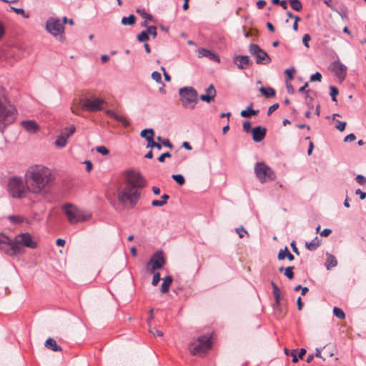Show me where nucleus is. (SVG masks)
Wrapping results in <instances>:
<instances>
[{
	"mask_svg": "<svg viewBox=\"0 0 366 366\" xmlns=\"http://www.w3.org/2000/svg\"><path fill=\"white\" fill-rule=\"evenodd\" d=\"M347 123L345 122L337 121V124L336 125V129L340 132H342L345 129Z\"/></svg>",
	"mask_w": 366,
	"mask_h": 366,
	"instance_id": "5fc2aeb1",
	"label": "nucleus"
},
{
	"mask_svg": "<svg viewBox=\"0 0 366 366\" xmlns=\"http://www.w3.org/2000/svg\"><path fill=\"white\" fill-rule=\"evenodd\" d=\"M147 141V148H154L156 145V142L154 140V137H151L146 139Z\"/></svg>",
	"mask_w": 366,
	"mask_h": 366,
	"instance_id": "864d4df0",
	"label": "nucleus"
},
{
	"mask_svg": "<svg viewBox=\"0 0 366 366\" xmlns=\"http://www.w3.org/2000/svg\"><path fill=\"white\" fill-rule=\"evenodd\" d=\"M337 264V261L335 257L332 254H327V257L325 262V267L327 269H330Z\"/></svg>",
	"mask_w": 366,
	"mask_h": 366,
	"instance_id": "b1692460",
	"label": "nucleus"
},
{
	"mask_svg": "<svg viewBox=\"0 0 366 366\" xmlns=\"http://www.w3.org/2000/svg\"><path fill=\"white\" fill-rule=\"evenodd\" d=\"M356 181L361 185H363L365 184V182H366V179L365 178L361 175V174H358L357 177H356Z\"/></svg>",
	"mask_w": 366,
	"mask_h": 366,
	"instance_id": "052dcab7",
	"label": "nucleus"
},
{
	"mask_svg": "<svg viewBox=\"0 0 366 366\" xmlns=\"http://www.w3.org/2000/svg\"><path fill=\"white\" fill-rule=\"evenodd\" d=\"M254 171L261 183L273 181L276 179L274 171L264 162H257L254 166Z\"/></svg>",
	"mask_w": 366,
	"mask_h": 366,
	"instance_id": "6e6552de",
	"label": "nucleus"
},
{
	"mask_svg": "<svg viewBox=\"0 0 366 366\" xmlns=\"http://www.w3.org/2000/svg\"><path fill=\"white\" fill-rule=\"evenodd\" d=\"M139 189L137 187L126 184L124 189L118 193V200L122 204L129 201L132 207H134L140 197Z\"/></svg>",
	"mask_w": 366,
	"mask_h": 366,
	"instance_id": "7ed1b4c3",
	"label": "nucleus"
},
{
	"mask_svg": "<svg viewBox=\"0 0 366 366\" xmlns=\"http://www.w3.org/2000/svg\"><path fill=\"white\" fill-rule=\"evenodd\" d=\"M288 251L289 250H288L287 247H285L283 249H280L278 253V255H277L278 259L279 260L284 259L287 257Z\"/></svg>",
	"mask_w": 366,
	"mask_h": 366,
	"instance_id": "79ce46f5",
	"label": "nucleus"
},
{
	"mask_svg": "<svg viewBox=\"0 0 366 366\" xmlns=\"http://www.w3.org/2000/svg\"><path fill=\"white\" fill-rule=\"evenodd\" d=\"M320 242L321 240L318 238V237H316L311 242H306V248L310 251H314L320 245Z\"/></svg>",
	"mask_w": 366,
	"mask_h": 366,
	"instance_id": "393cba45",
	"label": "nucleus"
},
{
	"mask_svg": "<svg viewBox=\"0 0 366 366\" xmlns=\"http://www.w3.org/2000/svg\"><path fill=\"white\" fill-rule=\"evenodd\" d=\"M355 139H356L355 135L354 134L351 133L345 137L344 142H353L355 140Z\"/></svg>",
	"mask_w": 366,
	"mask_h": 366,
	"instance_id": "680f3d73",
	"label": "nucleus"
},
{
	"mask_svg": "<svg viewBox=\"0 0 366 366\" xmlns=\"http://www.w3.org/2000/svg\"><path fill=\"white\" fill-rule=\"evenodd\" d=\"M149 332L154 336L162 337L163 332L157 328H150Z\"/></svg>",
	"mask_w": 366,
	"mask_h": 366,
	"instance_id": "4d7b16f0",
	"label": "nucleus"
},
{
	"mask_svg": "<svg viewBox=\"0 0 366 366\" xmlns=\"http://www.w3.org/2000/svg\"><path fill=\"white\" fill-rule=\"evenodd\" d=\"M67 138L63 134L57 137L55 140V144L59 147H64L67 142Z\"/></svg>",
	"mask_w": 366,
	"mask_h": 366,
	"instance_id": "c85d7f7f",
	"label": "nucleus"
},
{
	"mask_svg": "<svg viewBox=\"0 0 366 366\" xmlns=\"http://www.w3.org/2000/svg\"><path fill=\"white\" fill-rule=\"evenodd\" d=\"M285 72L287 75L288 79L291 80L293 79V74L295 72V68L292 67L290 69H287Z\"/></svg>",
	"mask_w": 366,
	"mask_h": 366,
	"instance_id": "09e8293b",
	"label": "nucleus"
},
{
	"mask_svg": "<svg viewBox=\"0 0 366 366\" xmlns=\"http://www.w3.org/2000/svg\"><path fill=\"white\" fill-rule=\"evenodd\" d=\"M249 51L252 56L256 57V63L257 64H267L270 63V57L259 45L255 44H249Z\"/></svg>",
	"mask_w": 366,
	"mask_h": 366,
	"instance_id": "9b49d317",
	"label": "nucleus"
},
{
	"mask_svg": "<svg viewBox=\"0 0 366 366\" xmlns=\"http://www.w3.org/2000/svg\"><path fill=\"white\" fill-rule=\"evenodd\" d=\"M182 104L185 108L194 109L197 102V92L192 86H185L179 89Z\"/></svg>",
	"mask_w": 366,
	"mask_h": 366,
	"instance_id": "0eeeda50",
	"label": "nucleus"
},
{
	"mask_svg": "<svg viewBox=\"0 0 366 366\" xmlns=\"http://www.w3.org/2000/svg\"><path fill=\"white\" fill-rule=\"evenodd\" d=\"M76 131L74 125H71L69 127H66L63 129L62 133L67 139H69Z\"/></svg>",
	"mask_w": 366,
	"mask_h": 366,
	"instance_id": "473e14b6",
	"label": "nucleus"
},
{
	"mask_svg": "<svg viewBox=\"0 0 366 366\" xmlns=\"http://www.w3.org/2000/svg\"><path fill=\"white\" fill-rule=\"evenodd\" d=\"M27 189L36 194H43L50 188L54 181L51 169L42 164L31 166L26 172Z\"/></svg>",
	"mask_w": 366,
	"mask_h": 366,
	"instance_id": "f257e3e1",
	"label": "nucleus"
},
{
	"mask_svg": "<svg viewBox=\"0 0 366 366\" xmlns=\"http://www.w3.org/2000/svg\"><path fill=\"white\" fill-rule=\"evenodd\" d=\"M44 346L54 352L61 351V347L56 344V342L54 339L51 337L46 340Z\"/></svg>",
	"mask_w": 366,
	"mask_h": 366,
	"instance_id": "4be33fe9",
	"label": "nucleus"
},
{
	"mask_svg": "<svg viewBox=\"0 0 366 366\" xmlns=\"http://www.w3.org/2000/svg\"><path fill=\"white\" fill-rule=\"evenodd\" d=\"M165 204L164 201L154 199L152 202V205L154 207H162Z\"/></svg>",
	"mask_w": 366,
	"mask_h": 366,
	"instance_id": "13d9d810",
	"label": "nucleus"
},
{
	"mask_svg": "<svg viewBox=\"0 0 366 366\" xmlns=\"http://www.w3.org/2000/svg\"><path fill=\"white\" fill-rule=\"evenodd\" d=\"M266 128L262 126H257L252 129V139L255 142H259L266 135Z\"/></svg>",
	"mask_w": 366,
	"mask_h": 366,
	"instance_id": "a211bd4d",
	"label": "nucleus"
},
{
	"mask_svg": "<svg viewBox=\"0 0 366 366\" xmlns=\"http://www.w3.org/2000/svg\"><path fill=\"white\" fill-rule=\"evenodd\" d=\"M173 281V278L172 276L169 275L162 279V283L161 285V292L162 293H167L169 292V287L172 285Z\"/></svg>",
	"mask_w": 366,
	"mask_h": 366,
	"instance_id": "5701e85b",
	"label": "nucleus"
},
{
	"mask_svg": "<svg viewBox=\"0 0 366 366\" xmlns=\"http://www.w3.org/2000/svg\"><path fill=\"white\" fill-rule=\"evenodd\" d=\"M152 78L157 83L162 84V75L159 71H153L152 74Z\"/></svg>",
	"mask_w": 366,
	"mask_h": 366,
	"instance_id": "37998d69",
	"label": "nucleus"
},
{
	"mask_svg": "<svg viewBox=\"0 0 366 366\" xmlns=\"http://www.w3.org/2000/svg\"><path fill=\"white\" fill-rule=\"evenodd\" d=\"M286 88H287V91L289 94H293L295 93V89L291 84L287 83Z\"/></svg>",
	"mask_w": 366,
	"mask_h": 366,
	"instance_id": "774afa93",
	"label": "nucleus"
},
{
	"mask_svg": "<svg viewBox=\"0 0 366 366\" xmlns=\"http://www.w3.org/2000/svg\"><path fill=\"white\" fill-rule=\"evenodd\" d=\"M28 190L25 182L21 177H14L9 179L8 191L14 198H22Z\"/></svg>",
	"mask_w": 366,
	"mask_h": 366,
	"instance_id": "20e7f679",
	"label": "nucleus"
},
{
	"mask_svg": "<svg viewBox=\"0 0 366 366\" xmlns=\"http://www.w3.org/2000/svg\"><path fill=\"white\" fill-rule=\"evenodd\" d=\"M236 232L238 234L239 238H242L244 234H247V231L243 227L236 228Z\"/></svg>",
	"mask_w": 366,
	"mask_h": 366,
	"instance_id": "603ef678",
	"label": "nucleus"
},
{
	"mask_svg": "<svg viewBox=\"0 0 366 366\" xmlns=\"http://www.w3.org/2000/svg\"><path fill=\"white\" fill-rule=\"evenodd\" d=\"M136 17L134 14H130L128 17L124 16L122 19L123 25H133L135 23Z\"/></svg>",
	"mask_w": 366,
	"mask_h": 366,
	"instance_id": "c756f323",
	"label": "nucleus"
},
{
	"mask_svg": "<svg viewBox=\"0 0 366 366\" xmlns=\"http://www.w3.org/2000/svg\"><path fill=\"white\" fill-rule=\"evenodd\" d=\"M137 40L140 42H144L149 40V36L145 30L142 31L140 34H138Z\"/></svg>",
	"mask_w": 366,
	"mask_h": 366,
	"instance_id": "58836bf2",
	"label": "nucleus"
},
{
	"mask_svg": "<svg viewBox=\"0 0 366 366\" xmlns=\"http://www.w3.org/2000/svg\"><path fill=\"white\" fill-rule=\"evenodd\" d=\"M97 152L103 155H107L109 153V149L104 146H100L97 147Z\"/></svg>",
	"mask_w": 366,
	"mask_h": 366,
	"instance_id": "49530a36",
	"label": "nucleus"
},
{
	"mask_svg": "<svg viewBox=\"0 0 366 366\" xmlns=\"http://www.w3.org/2000/svg\"><path fill=\"white\" fill-rule=\"evenodd\" d=\"M4 90L0 86V122L4 124H11L16 118L15 110L12 108H6Z\"/></svg>",
	"mask_w": 366,
	"mask_h": 366,
	"instance_id": "39448f33",
	"label": "nucleus"
},
{
	"mask_svg": "<svg viewBox=\"0 0 366 366\" xmlns=\"http://www.w3.org/2000/svg\"><path fill=\"white\" fill-rule=\"evenodd\" d=\"M171 157V154L169 152L163 153L158 157V161L160 162H164L166 157Z\"/></svg>",
	"mask_w": 366,
	"mask_h": 366,
	"instance_id": "bf43d9fd",
	"label": "nucleus"
},
{
	"mask_svg": "<svg viewBox=\"0 0 366 366\" xmlns=\"http://www.w3.org/2000/svg\"><path fill=\"white\" fill-rule=\"evenodd\" d=\"M259 92L267 98L272 97L275 95V90L272 87H264L259 88Z\"/></svg>",
	"mask_w": 366,
	"mask_h": 366,
	"instance_id": "bb28decb",
	"label": "nucleus"
},
{
	"mask_svg": "<svg viewBox=\"0 0 366 366\" xmlns=\"http://www.w3.org/2000/svg\"><path fill=\"white\" fill-rule=\"evenodd\" d=\"M198 54H199V57L205 56V57H208L209 59L217 61L218 62L219 61V56L216 54H214V52L211 51L209 49H207L204 48L199 49Z\"/></svg>",
	"mask_w": 366,
	"mask_h": 366,
	"instance_id": "412c9836",
	"label": "nucleus"
},
{
	"mask_svg": "<svg viewBox=\"0 0 366 366\" xmlns=\"http://www.w3.org/2000/svg\"><path fill=\"white\" fill-rule=\"evenodd\" d=\"M21 124L29 133L34 134L39 130V124L34 120H24Z\"/></svg>",
	"mask_w": 366,
	"mask_h": 366,
	"instance_id": "6ab92c4d",
	"label": "nucleus"
},
{
	"mask_svg": "<svg viewBox=\"0 0 366 366\" xmlns=\"http://www.w3.org/2000/svg\"><path fill=\"white\" fill-rule=\"evenodd\" d=\"M292 9L297 11H300L302 9V4L300 0H287Z\"/></svg>",
	"mask_w": 366,
	"mask_h": 366,
	"instance_id": "7c9ffc66",
	"label": "nucleus"
},
{
	"mask_svg": "<svg viewBox=\"0 0 366 366\" xmlns=\"http://www.w3.org/2000/svg\"><path fill=\"white\" fill-rule=\"evenodd\" d=\"M217 94L216 89L213 84H210L206 89V94H201L199 98L202 101L209 103L212 100L214 99Z\"/></svg>",
	"mask_w": 366,
	"mask_h": 366,
	"instance_id": "aec40b11",
	"label": "nucleus"
},
{
	"mask_svg": "<svg viewBox=\"0 0 366 366\" xmlns=\"http://www.w3.org/2000/svg\"><path fill=\"white\" fill-rule=\"evenodd\" d=\"M253 103H251L250 105L245 110H242L241 112V116L242 117H249L252 115H256L259 113V110L252 109Z\"/></svg>",
	"mask_w": 366,
	"mask_h": 366,
	"instance_id": "a878e982",
	"label": "nucleus"
},
{
	"mask_svg": "<svg viewBox=\"0 0 366 366\" xmlns=\"http://www.w3.org/2000/svg\"><path fill=\"white\" fill-rule=\"evenodd\" d=\"M152 274H153V278H152V285L156 286L161 279L160 274L159 272H154V273H152Z\"/></svg>",
	"mask_w": 366,
	"mask_h": 366,
	"instance_id": "c03bdc74",
	"label": "nucleus"
},
{
	"mask_svg": "<svg viewBox=\"0 0 366 366\" xmlns=\"http://www.w3.org/2000/svg\"><path fill=\"white\" fill-rule=\"evenodd\" d=\"M80 103L83 109L94 112L102 109V104H104V101L99 98L92 97L81 99Z\"/></svg>",
	"mask_w": 366,
	"mask_h": 366,
	"instance_id": "f8f14e48",
	"label": "nucleus"
},
{
	"mask_svg": "<svg viewBox=\"0 0 366 366\" xmlns=\"http://www.w3.org/2000/svg\"><path fill=\"white\" fill-rule=\"evenodd\" d=\"M172 178L179 185H183L185 182L184 177L182 174H173Z\"/></svg>",
	"mask_w": 366,
	"mask_h": 366,
	"instance_id": "e433bc0d",
	"label": "nucleus"
},
{
	"mask_svg": "<svg viewBox=\"0 0 366 366\" xmlns=\"http://www.w3.org/2000/svg\"><path fill=\"white\" fill-rule=\"evenodd\" d=\"M198 343H192L189 345V350L194 355L204 356L212 346L211 337L202 335L198 337Z\"/></svg>",
	"mask_w": 366,
	"mask_h": 366,
	"instance_id": "423d86ee",
	"label": "nucleus"
},
{
	"mask_svg": "<svg viewBox=\"0 0 366 366\" xmlns=\"http://www.w3.org/2000/svg\"><path fill=\"white\" fill-rule=\"evenodd\" d=\"M243 130L248 133L251 131V122L249 121H244L242 124Z\"/></svg>",
	"mask_w": 366,
	"mask_h": 366,
	"instance_id": "3c124183",
	"label": "nucleus"
},
{
	"mask_svg": "<svg viewBox=\"0 0 366 366\" xmlns=\"http://www.w3.org/2000/svg\"><path fill=\"white\" fill-rule=\"evenodd\" d=\"M46 29L53 36H57L64 32V27L59 19L49 18L46 23Z\"/></svg>",
	"mask_w": 366,
	"mask_h": 366,
	"instance_id": "2eb2a0df",
	"label": "nucleus"
},
{
	"mask_svg": "<svg viewBox=\"0 0 366 366\" xmlns=\"http://www.w3.org/2000/svg\"><path fill=\"white\" fill-rule=\"evenodd\" d=\"M139 14H141V16L145 19L152 21V16L147 12L145 11L144 9H137V11Z\"/></svg>",
	"mask_w": 366,
	"mask_h": 366,
	"instance_id": "ea45409f",
	"label": "nucleus"
},
{
	"mask_svg": "<svg viewBox=\"0 0 366 366\" xmlns=\"http://www.w3.org/2000/svg\"><path fill=\"white\" fill-rule=\"evenodd\" d=\"M332 233V230L330 229L326 228L324 229L321 232L320 235L322 237H327Z\"/></svg>",
	"mask_w": 366,
	"mask_h": 366,
	"instance_id": "69168bd1",
	"label": "nucleus"
},
{
	"mask_svg": "<svg viewBox=\"0 0 366 366\" xmlns=\"http://www.w3.org/2000/svg\"><path fill=\"white\" fill-rule=\"evenodd\" d=\"M7 219L13 224H20L25 220V219L20 215H9Z\"/></svg>",
	"mask_w": 366,
	"mask_h": 366,
	"instance_id": "2f4dec72",
	"label": "nucleus"
},
{
	"mask_svg": "<svg viewBox=\"0 0 366 366\" xmlns=\"http://www.w3.org/2000/svg\"><path fill=\"white\" fill-rule=\"evenodd\" d=\"M15 239H17V242L19 245V251L18 252V254L22 252L23 246L31 249H35L37 247V243L33 240L32 236L27 232L18 234Z\"/></svg>",
	"mask_w": 366,
	"mask_h": 366,
	"instance_id": "ddd939ff",
	"label": "nucleus"
},
{
	"mask_svg": "<svg viewBox=\"0 0 366 366\" xmlns=\"http://www.w3.org/2000/svg\"><path fill=\"white\" fill-rule=\"evenodd\" d=\"M147 34H151L153 37H156L157 35V27L155 26H149L147 27V30H145Z\"/></svg>",
	"mask_w": 366,
	"mask_h": 366,
	"instance_id": "a19ab883",
	"label": "nucleus"
},
{
	"mask_svg": "<svg viewBox=\"0 0 366 366\" xmlns=\"http://www.w3.org/2000/svg\"><path fill=\"white\" fill-rule=\"evenodd\" d=\"M0 249L9 256L18 254L19 245L17 239H11L3 233H0Z\"/></svg>",
	"mask_w": 366,
	"mask_h": 366,
	"instance_id": "1a4fd4ad",
	"label": "nucleus"
},
{
	"mask_svg": "<svg viewBox=\"0 0 366 366\" xmlns=\"http://www.w3.org/2000/svg\"><path fill=\"white\" fill-rule=\"evenodd\" d=\"M62 209L71 224L86 222L92 218V214L89 212L81 209L71 204H64Z\"/></svg>",
	"mask_w": 366,
	"mask_h": 366,
	"instance_id": "f03ea898",
	"label": "nucleus"
},
{
	"mask_svg": "<svg viewBox=\"0 0 366 366\" xmlns=\"http://www.w3.org/2000/svg\"><path fill=\"white\" fill-rule=\"evenodd\" d=\"M234 64L239 69H244L252 64V61L248 56L237 55L234 57Z\"/></svg>",
	"mask_w": 366,
	"mask_h": 366,
	"instance_id": "f3484780",
	"label": "nucleus"
},
{
	"mask_svg": "<svg viewBox=\"0 0 366 366\" xmlns=\"http://www.w3.org/2000/svg\"><path fill=\"white\" fill-rule=\"evenodd\" d=\"M271 285L272 287L273 295H281V292H280V290L278 286L273 281L271 282Z\"/></svg>",
	"mask_w": 366,
	"mask_h": 366,
	"instance_id": "8fccbe9b",
	"label": "nucleus"
},
{
	"mask_svg": "<svg viewBox=\"0 0 366 366\" xmlns=\"http://www.w3.org/2000/svg\"><path fill=\"white\" fill-rule=\"evenodd\" d=\"M126 184L143 188L146 186V181L139 172L131 170L127 173Z\"/></svg>",
	"mask_w": 366,
	"mask_h": 366,
	"instance_id": "4468645a",
	"label": "nucleus"
},
{
	"mask_svg": "<svg viewBox=\"0 0 366 366\" xmlns=\"http://www.w3.org/2000/svg\"><path fill=\"white\" fill-rule=\"evenodd\" d=\"M140 136L142 138H144L145 139H147L148 138L151 137H154V132L153 129H143L141 133Z\"/></svg>",
	"mask_w": 366,
	"mask_h": 366,
	"instance_id": "72a5a7b5",
	"label": "nucleus"
},
{
	"mask_svg": "<svg viewBox=\"0 0 366 366\" xmlns=\"http://www.w3.org/2000/svg\"><path fill=\"white\" fill-rule=\"evenodd\" d=\"M158 142H161L164 146L172 149L173 145L171 144L168 139H162V137L159 136L157 137Z\"/></svg>",
	"mask_w": 366,
	"mask_h": 366,
	"instance_id": "4c0bfd02",
	"label": "nucleus"
},
{
	"mask_svg": "<svg viewBox=\"0 0 366 366\" xmlns=\"http://www.w3.org/2000/svg\"><path fill=\"white\" fill-rule=\"evenodd\" d=\"M290 355L292 357V362L296 363L298 361V357L297 355V350H292L290 351Z\"/></svg>",
	"mask_w": 366,
	"mask_h": 366,
	"instance_id": "e2e57ef3",
	"label": "nucleus"
},
{
	"mask_svg": "<svg viewBox=\"0 0 366 366\" xmlns=\"http://www.w3.org/2000/svg\"><path fill=\"white\" fill-rule=\"evenodd\" d=\"M310 39V36L308 34H305L302 37V43L307 48L310 46L308 42Z\"/></svg>",
	"mask_w": 366,
	"mask_h": 366,
	"instance_id": "6e6d98bb",
	"label": "nucleus"
},
{
	"mask_svg": "<svg viewBox=\"0 0 366 366\" xmlns=\"http://www.w3.org/2000/svg\"><path fill=\"white\" fill-rule=\"evenodd\" d=\"M165 258L162 251L156 252L147 264V269L150 273H154L157 269H161L165 264Z\"/></svg>",
	"mask_w": 366,
	"mask_h": 366,
	"instance_id": "9d476101",
	"label": "nucleus"
},
{
	"mask_svg": "<svg viewBox=\"0 0 366 366\" xmlns=\"http://www.w3.org/2000/svg\"><path fill=\"white\" fill-rule=\"evenodd\" d=\"M340 16L342 19H347V12L345 11V10H337L335 11Z\"/></svg>",
	"mask_w": 366,
	"mask_h": 366,
	"instance_id": "338daca9",
	"label": "nucleus"
},
{
	"mask_svg": "<svg viewBox=\"0 0 366 366\" xmlns=\"http://www.w3.org/2000/svg\"><path fill=\"white\" fill-rule=\"evenodd\" d=\"M331 70L335 72V75L340 79L344 80L347 74V66L342 64L340 61H334L331 64Z\"/></svg>",
	"mask_w": 366,
	"mask_h": 366,
	"instance_id": "dca6fc26",
	"label": "nucleus"
},
{
	"mask_svg": "<svg viewBox=\"0 0 366 366\" xmlns=\"http://www.w3.org/2000/svg\"><path fill=\"white\" fill-rule=\"evenodd\" d=\"M333 314L340 320H343L345 318V314L344 311L339 307H335L333 308Z\"/></svg>",
	"mask_w": 366,
	"mask_h": 366,
	"instance_id": "f704fd0d",
	"label": "nucleus"
},
{
	"mask_svg": "<svg viewBox=\"0 0 366 366\" xmlns=\"http://www.w3.org/2000/svg\"><path fill=\"white\" fill-rule=\"evenodd\" d=\"M293 269L294 267L292 266L287 267L285 269L283 267L279 268V271L280 272L284 271V274L290 280H292L294 277Z\"/></svg>",
	"mask_w": 366,
	"mask_h": 366,
	"instance_id": "cd10ccee",
	"label": "nucleus"
},
{
	"mask_svg": "<svg viewBox=\"0 0 366 366\" xmlns=\"http://www.w3.org/2000/svg\"><path fill=\"white\" fill-rule=\"evenodd\" d=\"M330 94L331 96L332 100L335 102H337V95L339 93L337 88L334 86H330Z\"/></svg>",
	"mask_w": 366,
	"mask_h": 366,
	"instance_id": "c9c22d12",
	"label": "nucleus"
},
{
	"mask_svg": "<svg viewBox=\"0 0 366 366\" xmlns=\"http://www.w3.org/2000/svg\"><path fill=\"white\" fill-rule=\"evenodd\" d=\"M113 119L117 120V121H118V122H122L124 125H127L129 124L128 122L126 120V119L124 117L117 114V113L114 116Z\"/></svg>",
	"mask_w": 366,
	"mask_h": 366,
	"instance_id": "a18cd8bd",
	"label": "nucleus"
},
{
	"mask_svg": "<svg viewBox=\"0 0 366 366\" xmlns=\"http://www.w3.org/2000/svg\"><path fill=\"white\" fill-rule=\"evenodd\" d=\"M279 107L278 104H274L273 105L270 106L267 111V115H270L273 112H274L277 108Z\"/></svg>",
	"mask_w": 366,
	"mask_h": 366,
	"instance_id": "0e129e2a",
	"label": "nucleus"
},
{
	"mask_svg": "<svg viewBox=\"0 0 366 366\" xmlns=\"http://www.w3.org/2000/svg\"><path fill=\"white\" fill-rule=\"evenodd\" d=\"M321 79H322V74L318 71H317L316 73H315L314 74H312L310 76L311 81H320Z\"/></svg>",
	"mask_w": 366,
	"mask_h": 366,
	"instance_id": "de8ad7c7",
	"label": "nucleus"
}]
</instances>
